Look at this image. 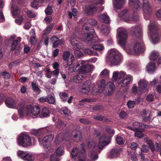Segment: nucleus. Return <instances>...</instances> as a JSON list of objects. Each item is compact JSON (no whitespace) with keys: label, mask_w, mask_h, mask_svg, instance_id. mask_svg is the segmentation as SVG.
Segmentation results:
<instances>
[{"label":"nucleus","mask_w":161,"mask_h":161,"mask_svg":"<svg viewBox=\"0 0 161 161\" xmlns=\"http://www.w3.org/2000/svg\"><path fill=\"white\" fill-rule=\"evenodd\" d=\"M110 138L105 135L102 136L99 139L98 146L95 145L92 151H90L89 155L91 158L95 160L98 158L97 153L101 152V150L106 146L108 145L110 142Z\"/></svg>","instance_id":"f257e3e1"},{"label":"nucleus","mask_w":161,"mask_h":161,"mask_svg":"<svg viewBox=\"0 0 161 161\" xmlns=\"http://www.w3.org/2000/svg\"><path fill=\"white\" fill-rule=\"evenodd\" d=\"M109 55L107 60L113 65L119 64L121 61V54L114 48L111 49L108 51Z\"/></svg>","instance_id":"f03ea898"},{"label":"nucleus","mask_w":161,"mask_h":161,"mask_svg":"<svg viewBox=\"0 0 161 161\" xmlns=\"http://www.w3.org/2000/svg\"><path fill=\"white\" fill-rule=\"evenodd\" d=\"M149 33L152 42L157 43L159 41V37L158 33V25L155 22H151L148 25Z\"/></svg>","instance_id":"7ed1b4c3"},{"label":"nucleus","mask_w":161,"mask_h":161,"mask_svg":"<svg viewBox=\"0 0 161 161\" xmlns=\"http://www.w3.org/2000/svg\"><path fill=\"white\" fill-rule=\"evenodd\" d=\"M53 138V136L52 135H48L44 137L43 139L38 138V141L40 144L42 145L47 151L52 152L51 142Z\"/></svg>","instance_id":"20e7f679"},{"label":"nucleus","mask_w":161,"mask_h":161,"mask_svg":"<svg viewBox=\"0 0 161 161\" xmlns=\"http://www.w3.org/2000/svg\"><path fill=\"white\" fill-rule=\"evenodd\" d=\"M144 51V46L143 42H136L134 45L133 50L130 48L126 50V52L130 54H137Z\"/></svg>","instance_id":"39448f33"},{"label":"nucleus","mask_w":161,"mask_h":161,"mask_svg":"<svg viewBox=\"0 0 161 161\" xmlns=\"http://www.w3.org/2000/svg\"><path fill=\"white\" fill-rule=\"evenodd\" d=\"M17 142L19 145L25 147L31 145V137L27 134H21L18 138Z\"/></svg>","instance_id":"423d86ee"},{"label":"nucleus","mask_w":161,"mask_h":161,"mask_svg":"<svg viewBox=\"0 0 161 161\" xmlns=\"http://www.w3.org/2000/svg\"><path fill=\"white\" fill-rule=\"evenodd\" d=\"M125 75V72L123 71L120 72L119 78L117 82L119 86L120 85L121 87H125L129 84L130 82L132 81L133 80L132 76L128 75L123 80H122L123 77Z\"/></svg>","instance_id":"0eeeda50"},{"label":"nucleus","mask_w":161,"mask_h":161,"mask_svg":"<svg viewBox=\"0 0 161 161\" xmlns=\"http://www.w3.org/2000/svg\"><path fill=\"white\" fill-rule=\"evenodd\" d=\"M40 109L37 106H34L32 105H29L26 107L25 113L26 115L29 116L32 114L36 117L39 114L40 112Z\"/></svg>","instance_id":"6e6552de"},{"label":"nucleus","mask_w":161,"mask_h":161,"mask_svg":"<svg viewBox=\"0 0 161 161\" xmlns=\"http://www.w3.org/2000/svg\"><path fill=\"white\" fill-rule=\"evenodd\" d=\"M118 31L119 43L120 45L123 46L125 44L127 37L126 30L123 28H120Z\"/></svg>","instance_id":"1a4fd4ad"},{"label":"nucleus","mask_w":161,"mask_h":161,"mask_svg":"<svg viewBox=\"0 0 161 161\" xmlns=\"http://www.w3.org/2000/svg\"><path fill=\"white\" fill-rule=\"evenodd\" d=\"M105 84V81L104 79L102 80L99 83L95 84L92 88V94L96 95L98 92L101 93L103 92Z\"/></svg>","instance_id":"9d476101"},{"label":"nucleus","mask_w":161,"mask_h":161,"mask_svg":"<svg viewBox=\"0 0 161 161\" xmlns=\"http://www.w3.org/2000/svg\"><path fill=\"white\" fill-rule=\"evenodd\" d=\"M91 31L90 33H86L84 34L82 37V39L85 42L89 43V42L92 41V43L96 42L97 40L96 41L95 39H93V37H94L95 31L93 29H91Z\"/></svg>","instance_id":"9b49d317"},{"label":"nucleus","mask_w":161,"mask_h":161,"mask_svg":"<svg viewBox=\"0 0 161 161\" xmlns=\"http://www.w3.org/2000/svg\"><path fill=\"white\" fill-rule=\"evenodd\" d=\"M130 32L137 38L141 37L142 35V26L138 25L131 27L130 29Z\"/></svg>","instance_id":"f8f14e48"},{"label":"nucleus","mask_w":161,"mask_h":161,"mask_svg":"<svg viewBox=\"0 0 161 161\" xmlns=\"http://www.w3.org/2000/svg\"><path fill=\"white\" fill-rule=\"evenodd\" d=\"M63 58L64 61L67 63L68 65L70 66L72 64L74 58L72 54L67 51H64L63 55Z\"/></svg>","instance_id":"ddd939ff"},{"label":"nucleus","mask_w":161,"mask_h":161,"mask_svg":"<svg viewBox=\"0 0 161 161\" xmlns=\"http://www.w3.org/2000/svg\"><path fill=\"white\" fill-rule=\"evenodd\" d=\"M115 88V86L114 83L109 82L104 87L103 92L105 95L109 96L113 93Z\"/></svg>","instance_id":"4468645a"},{"label":"nucleus","mask_w":161,"mask_h":161,"mask_svg":"<svg viewBox=\"0 0 161 161\" xmlns=\"http://www.w3.org/2000/svg\"><path fill=\"white\" fill-rule=\"evenodd\" d=\"M85 62L83 61V63H82L80 69V73L83 75L85 74L87 76L86 74L92 70V67L88 64H85Z\"/></svg>","instance_id":"2eb2a0df"},{"label":"nucleus","mask_w":161,"mask_h":161,"mask_svg":"<svg viewBox=\"0 0 161 161\" xmlns=\"http://www.w3.org/2000/svg\"><path fill=\"white\" fill-rule=\"evenodd\" d=\"M82 137L81 133L79 130H74L71 133L70 138L75 142H78L80 141Z\"/></svg>","instance_id":"dca6fc26"},{"label":"nucleus","mask_w":161,"mask_h":161,"mask_svg":"<svg viewBox=\"0 0 161 161\" xmlns=\"http://www.w3.org/2000/svg\"><path fill=\"white\" fill-rule=\"evenodd\" d=\"M79 39L76 37H71L70 40V42L72 46L75 48L80 49L83 47V45L80 43L78 40Z\"/></svg>","instance_id":"f3484780"},{"label":"nucleus","mask_w":161,"mask_h":161,"mask_svg":"<svg viewBox=\"0 0 161 161\" xmlns=\"http://www.w3.org/2000/svg\"><path fill=\"white\" fill-rule=\"evenodd\" d=\"M99 10V8H97L95 6L93 5L86 6L84 8L85 12L88 14H94Z\"/></svg>","instance_id":"a211bd4d"},{"label":"nucleus","mask_w":161,"mask_h":161,"mask_svg":"<svg viewBox=\"0 0 161 161\" xmlns=\"http://www.w3.org/2000/svg\"><path fill=\"white\" fill-rule=\"evenodd\" d=\"M129 3L133 8L134 12L140 9L141 3L139 0H129Z\"/></svg>","instance_id":"6ab92c4d"},{"label":"nucleus","mask_w":161,"mask_h":161,"mask_svg":"<svg viewBox=\"0 0 161 161\" xmlns=\"http://www.w3.org/2000/svg\"><path fill=\"white\" fill-rule=\"evenodd\" d=\"M143 10L146 14H150L152 11V9L148 0H143Z\"/></svg>","instance_id":"aec40b11"},{"label":"nucleus","mask_w":161,"mask_h":161,"mask_svg":"<svg viewBox=\"0 0 161 161\" xmlns=\"http://www.w3.org/2000/svg\"><path fill=\"white\" fill-rule=\"evenodd\" d=\"M85 145L84 143L81 144L80 146L79 147V150L80 151V153L79 154V161H85L86 157L85 154Z\"/></svg>","instance_id":"412c9836"},{"label":"nucleus","mask_w":161,"mask_h":161,"mask_svg":"<svg viewBox=\"0 0 161 161\" xmlns=\"http://www.w3.org/2000/svg\"><path fill=\"white\" fill-rule=\"evenodd\" d=\"M69 139V134L67 133H65L63 136L61 134H59L58 136L55 140V143L56 145L58 144L59 143L63 140H68Z\"/></svg>","instance_id":"4be33fe9"},{"label":"nucleus","mask_w":161,"mask_h":161,"mask_svg":"<svg viewBox=\"0 0 161 161\" xmlns=\"http://www.w3.org/2000/svg\"><path fill=\"white\" fill-rule=\"evenodd\" d=\"M113 7L114 8L120 9L125 3V0H113Z\"/></svg>","instance_id":"5701e85b"},{"label":"nucleus","mask_w":161,"mask_h":161,"mask_svg":"<svg viewBox=\"0 0 161 161\" xmlns=\"http://www.w3.org/2000/svg\"><path fill=\"white\" fill-rule=\"evenodd\" d=\"M87 76L85 74L83 75L80 73H79L73 77V80L75 83H79L81 82Z\"/></svg>","instance_id":"b1692460"},{"label":"nucleus","mask_w":161,"mask_h":161,"mask_svg":"<svg viewBox=\"0 0 161 161\" xmlns=\"http://www.w3.org/2000/svg\"><path fill=\"white\" fill-rule=\"evenodd\" d=\"M5 103L6 105L8 108H15L16 107V102L15 100L11 98L7 99Z\"/></svg>","instance_id":"393cba45"},{"label":"nucleus","mask_w":161,"mask_h":161,"mask_svg":"<svg viewBox=\"0 0 161 161\" xmlns=\"http://www.w3.org/2000/svg\"><path fill=\"white\" fill-rule=\"evenodd\" d=\"M98 19L101 22L105 23H108L110 21L109 17L106 13L101 14L99 16Z\"/></svg>","instance_id":"a878e982"},{"label":"nucleus","mask_w":161,"mask_h":161,"mask_svg":"<svg viewBox=\"0 0 161 161\" xmlns=\"http://www.w3.org/2000/svg\"><path fill=\"white\" fill-rule=\"evenodd\" d=\"M155 64L153 62L148 64L146 67L147 70L150 73L153 72L155 71Z\"/></svg>","instance_id":"bb28decb"},{"label":"nucleus","mask_w":161,"mask_h":161,"mask_svg":"<svg viewBox=\"0 0 161 161\" xmlns=\"http://www.w3.org/2000/svg\"><path fill=\"white\" fill-rule=\"evenodd\" d=\"M101 31L104 35H108L110 33V27L108 25H103L101 27Z\"/></svg>","instance_id":"cd10ccee"},{"label":"nucleus","mask_w":161,"mask_h":161,"mask_svg":"<svg viewBox=\"0 0 161 161\" xmlns=\"http://www.w3.org/2000/svg\"><path fill=\"white\" fill-rule=\"evenodd\" d=\"M21 38L18 37L16 40L14 41L11 45V49L12 50H14L15 49L19 48V45L18 42H20Z\"/></svg>","instance_id":"c85d7f7f"},{"label":"nucleus","mask_w":161,"mask_h":161,"mask_svg":"<svg viewBox=\"0 0 161 161\" xmlns=\"http://www.w3.org/2000/svg\"><path fill=\"white\" fill-rule=\"evenodd\" d=\"M147 83L146 81L144 80H141L138 82L139 87L142 90L147 88Z\"/></svg>","instance_id":"c756f323"},{"label":"nucleus","mask_w":161,"mask_h":161,"mask_svg":"<svg viewBox=\"0 0 161 161\" xmlns=\"http://www.w3.org/2000/svg\"><path fill=\"white\" fill-rule=\"evenodd\" d=\"M82 63H83V60L79 61L76 64L74 65L72 68V71L76 72L79 71V73H80V69Z\"/></svg>","instance_id":"7c9ffc66"},{"label":"nucleus","mask_w":161,"mask_h":161,"mask_svg":"<svg viewBox=\"0 0 161 161\" xmlns=\"http://www.w3.org/2000/svg\"><path fill=\"white\" fill-rule=\"evenodd\" d=\"M27 151H24L21 150H19L17 152V156L18 157L23 159L24 160L25 156L27 154Z\"/></svg>","instance_id":"2f4dec72"},{"label":"nucleus","mask_w":161,"mask_h":161,"mask_svg":"<svg viewBox=\"0 0 161 161\" xmlns=\"http://www.w3.org/2000/svg\"><path fill=\"white\" fill-rule=\"evenodd\" d=\"M41 115L42 117H46L49 116V112L48 108L44 107L42 110Z\"/></svg>","instance_id":"473e14b6"},{"label":"nucleus","mask_w":161,"mask_h":161,"mask_svg":"<svg viewBox=\"0 0 161 161\" xmlns=\"http://www.w3.org/2000/svg\"><path fill=\"white\" fill-rule=\"evenodd\" d=\"M57 155L58 156H62L64 155V147L62 146L58 147L56 151Z\"/></svg>","instance_id":"72a5a7b5"},{"label":"nucleus","mask_w":161,"mask_h":161,"mask_svg":"<svg viewBox=\"0 0 161 161\" xmlns=\"http://www.w3.org/2000/svg\"><path fill=\"white\" fill-rule=\"evenodd\" d=\"M92 47L94 50L98 51H103L104 48L103 45L98 44L93 45Z\"/></svg>","instance_id":"f704fd0d"},{"label":"nucleus","mask_w":161,"mask_h":161,"mask_svg":"<svg viewBox=\"0 0 161 161\" xmlns=\"http://www.w3.org/2000/svg\"><path fill=\"white\" fill-rule=\"evenodd\" d=\"M109 70L107 69H105L101 72L100 75L102 78H108L109 76Z\"/></svg>","instance_id":"c9c22d12"},{"label":"nucleus","mask_w":161,"mask_h":161,"mask_svg":"<svg viewBox=\"0 0 161 161\" xmlns=\"http://www.w3.org/2000/svg\"><path fill=\"white\" fill-rule=\"evenodd\" d=\"M146 143L148 145L149 147L150 148L152 152L155 151V147L151 140L149 139H146L145 140Z\"/></svg>","instance_id":"e433bc0d"},{"label":"nucleus","mask_w":161,"mask_h":161,"mask_svg":"<svg viewBox=\"0 0 161 161\" xmlns=\"http://www.w3.org/2000/svg\"><path fill=\"white\" fill-rule=\"evenodd\" d=\"M119 151L118 149H113L111 150L110 153L109 155V157L110 158H114L118 155V154Z\"/></svg>","instance_id":"4c0bfd02"},{"label":"nucleus","mask_w":161,"mask_h":161,"mask_svg":"<svg viewBox=\"0 0 161 161\" xmlns=\"http://www.w3.org/2000/svg\"><path fill=\"white\" fill-rule=\"evenodd\" d=\"M34 155L30 153L29 152L27 153V154L25 156V158L24 160L25 161H34Z\"/></svg>","instance_id":"58836bf2"},{"label":"nucleus","mask_w":161,"mask_h":161,"mask_svg":"<svg viewBox=\"0 0 161 161\" xmlns=\"http://www.w3.org/2000/svg\"><path fill=\"white\" fill-rule=\"evenodd\" d=\"M31 86L33 90L38 94H39L41 92L40 89L36 84L34 82L31 83Z\"/></svg>","instance_id":"ea45409f"},{"label":"nucleus","mask_w":161,"mask_h":161,"mask_svg":"<svg viewBox=\"0 0 161 161\" xmlns=\"http://www.w3.org/2000/svg\"><path fill=\"white\" fill-rule=\"evenodd\" d=\"M158 56V53L156 51L152 52L150 54V58L151 60H154L156 59Z\"/></svg>","instance_id":"a19ab883"},{"label":"nucleus","mask_w":161,"mask_h":161,"mask_svg":"<svg viewBox=\"0 0 161 161\" xmlns=\"http://www.w3.org/2000/svg\"><path fill=\"white\" fill-rule=\"evenodd\" d=\"M53 24H51L46 28V29L45 31L44 32L43 34V37L45 35L48 34L50 32L52 29L53 28Z\"/></svg>","instance_id":"79ce46f5"},{"label":"nucleus","mask_w":161,"mask_h":161,"mask_svg":"<svg viewBox=\"0 0 161 161\" xmlns=\"http://www.w3.org/2000/svg\"><path fill=\"white\" fill-rule=\"evenodd\" d=\"M59 96L63 101H65L67 99L68 95L67 94L64 92H60L59 94Z\"/></svg>","instance_id":"37998d69"},{"label":"nucleus","mask_w":161,"mask_h":161,"mask_svg":"<svg viewBox=\"0 0 161 161\" xmlns=\"http://www.w3.org/2000/svg\"><path fill=\"white\" fill-rule=\"evenodd\" d=\"M72 158L74 159H75L78 154V149L77 148H73L71 152Z\"/></svg>","instance_id":"c03bdc74"},{"label":"nucleus","mask_w":161,"mask_h":161,"mask_svg":"<svg viewBox=\"0 0 161 161\" xmlns=\"http://www.w3.org/2000/svg\"><path fill=\"white\" fill-rule=\"evenodd\" d=\"M47 101L50 104H54L55 102L54 97L51 95H49L47 97Z\"/></svg>","instance_id":"a18cd8bd"},{"label":"nucleus","mask_w":161,"mask_h":161,"mask_svg":"<svg viewBox=\"0 0 161 161\" xmlns=\"http://www.w3.org/2000/svg\"><path fill=\"white\" fill-rule=\"evenodd\" d=\"M116 140L117 143L119 145L124 144L125 141L123 138L120 136L117 137Z\"/></svg>","instance_id":"49530a36"},{"label":"nucleus","mask_w":161,"mask_h":161,"mask_svg":"<svg viewBox=\"0 0 161 161\" xmlns=\"http://www.w3.org/2000/svg\"><path fill=\"white\" fill-rule=\"evenodd\" d=\"M90 91V88H86L85 87H82L80 90V92L84 94H88Z\"/></svg>","instance_id":"de8ad7c7"},{"label":"nucleus","mask_w":161,"mask_h":161,"mask_svg":"<svg viewBox=\"0 0 161 161\" xmlns=\"http://www.w3.org/2000/svg\"><path fill=\"white\" fill-rule=\"evenodd\" d=\"M139 19L138 15L135 12L132 16L131 23L133 22H136L138 21Z\"/></svg>","instance_id":"09e8293b"},{"label":"nucleus","mask_w":161,"mask_h":161,"mask_svg":"<svg viewBox=\"0 0 161 161\" xmlns=\"http://www.w3.org/2000/svg\"><path fill=\"white\" fill-rule=\"evenodd\" d=\"M72 13L70 12H68L69 16L70 19L72 18V15L74 16V18H75V17L76 16L77 11L74 8L72 9Z\"/></svg>","instance_id":"8fccbe9b"},{"label":"nucleus","mask_w":161,"mask_h":161,"mask_svg":"<svg viewBox=\"0 0 161 161\" xmlns=\"http://www.w3.org/2000/svg\"><path fill=\"white\" fill-rule=\"evenodd\" d=\"M136 105V102L134 101H129L127 103V105L129 108H134Z\"/></svg>","instance_id":"3c124183"},{"label":"nucleus","mask_w":161,"mask_h":161,"mask_svg":"<svg viewBox=\"0 0 161 161\" xmlns=\"http://www.w3.org/2000/svg\"><path fill=\"white\" fill-rule=\"evenodd\" d=\"M123 19L125 22L131 23L132 16L130 17L129 13L126 15L124 17Z\"/></svg>","instance_id":"603ef678"},{"label":"nucleus","mask_w":161,"mask_h":161,"mask_svg":"<svg viewBox=\"0 0 161 161\" xmlns=\"http://www.w3.org/2000/svg\"><path fill=\"white\" fill-rule=\"evenodd\" d=\"M91 84V81L90 80H88L83 82L82 86L86 88H90Z\"/></svg>","instance_id":"864d4df0"},{"label":"nucleus","mask_w":161,"mask_h":161,"mask_svg":"<svg viewBox=\"0 0 161 161\" xmlns=\"http://www.w3.org/2000/svg\"><path fill=\"white\" fill-rule=\"evenodd\" d=\"M106 131L111 136H112L114 133L113 129L109 127H107L106 128Z\"/></svg>","instance_id":"5fc2aeb1"},{"label":"nucleus","mask_w":161,"mask_h":161,"mask_svg":"<svg viewBox=\"0 0 161 161\" xmlns=\"http://www.w3.org/2000/svg\"><path fill=\"white\" fill-rule=\"evenodd\" d=\"M27 14L28 16L30 18L35 17L37 15L36 13L30 10L27 11Z\"/></svg>","instance_id":"6e6d98bb"},{"label":"nucleus","mask_w":161,"mask_h":161,"mask_svg":"<svg viewBox=\"0 0 161 161\" xmlns=\"http://www.w3.org/2000/svg\"><path fill=\"white\" fill-rule=\"evenodd\" d=\"M119 76L120 72L118 71H114L113 73L112 79L114 81H116L118 77V75Z\"/></svg>","instance_id":"4d7b16f0"},{"label":"nucleus","mask_w":161,"mask_h":161,"mask_svg":"<svg viewBox=\"0 0 161 161\" xmlns=\"http://www.w3.org/2000/svg\"><path fill=\"white\" fill-rule=\"evenodd\" d=\"M135 136L139 138H142L144 136V134L141 131L136 130L135 131Z\"/></svg>","instance_id":"13d9d810"},{"label":"nucleus","mask_w":161,"mask_h":161,"mask_svg":"<svg viewBox=\"0 0 161 161\" xmlns=\"http://www.w3.org/2000/svg\"><path fill=\"white\" fill-rule=\"evenodd\" d=\"M94 119L96 120H99V121H106L107 120V119L106 118L102 117L101 116H94Z\"/></svg>","instance_id":"bf43d9fd"},{"label":"nucleus","mask_w":161,"mask_h":161,"mask_svg":"<svg viewBox=\"0 0 161 161\" xmlns=\"http://www.w3.org/2000/svg\"><path fill=\"white\" fill-rule=\"evenodd\" d=\"M0 75L3 76L4 78L6 79H8L10 77V74L6 71H4L0 73Z\"/></svg>","instance_id":"052dcab7"},{"label":"nucleus","mask_w":161,"mask_h":161,"mask_svg":"<svg viewBox=\"0 0 161 161\" xmlns=\"http://www.w3.org/2000/svg\"><path fill=\"white\" fill-rule=\"evenodd\" d=\"M50 161H60L59 158L56 154L52 155L50 157Z\"/></svg>","instance_id":"680f3d73"},{"label":"nucleus","mask_w":161,"mask_h":161,"mask_svg":"<svg viewBox=\"0 0 161 161\" xmlns=\"http://www.w3.org/2000/svg\"><path fill=\"white\" fill-rule=\"evenodd\" d=\"M128 13V11L127 10L125 9L119 14V16L120 17H123L124 18L126 15Z\"/></svg>","instance_id":"e2e57ef3"},{"label":"nucleus","mask_w":161,"mask_h":161,"mask_svg":"<svg viewBox=\"0 0 161 161\" xmlns=\"http://www.w3.org/2000/svg\"><path fill=\"white\" fill-rule=\"evenodd\" d=\"M83 51L86 54L89 55H92L93 53V51L89 48H86L83 49Z\"/></svg>","instance_id":"0e129e2a"},{"label":"nucleus","mask_w":161,"mask_h":161,"mask_svg":"<svg viewBox=\"0 0 161 161\" xmlns=\"http://www.w3.org/2000/svg\"><path fill=\"white\" fill-rule=\"evenodd\" d=\"M45 11L47 15H49L52 13L53 10L51 7L48 6L45 9Z\"/></svg>","instance_id":"69168bd1"},{"label":"nucleus","mask_w":161,"mask_h":161,"mask_svg":"<svg viewBox=\"0 0 161 161\" xmlns=\"http://www.w3.org/2000/svg\"><path fill=\"white\" fill-rule=\"evenodd\" d=\"M23 19L22 16L20 15L17 17V19H15V22L19 25H20L23 21Z\"/></svg>","instance_id":"338daca9"},{"label":"nucleus","mask_w":161,"mask_h":161,"mask_svg":"<svg viewBox=\"0 0 161 161\" xmlns=\"http://www.w3.org/2000/svg\"><path fill=\"white\" fill-rule=\"evenodd\" d=\"M87 145L89 147H91L94 144V146H95V145H96V144L95 143H94L93 142L92 140L91 139H88L87 141Z\"/></svg>","instance_id":"774afa93"}]
</instances>
